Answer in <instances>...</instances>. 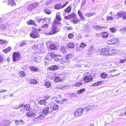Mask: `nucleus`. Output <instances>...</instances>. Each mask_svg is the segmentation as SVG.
Returning a JSON list of instances; mask_svg holds the SVG:
<instances>
[{
	"instance_id": "1",
	"label": "nucleus",
	"mask_w": 126,
	"mask_h": 126,
	"mask_svg": "<svg viewBox=\"0 0 126 126\" xmlns=\"http://www.w3.org/2000/svg\"><path fill=\"white\" fill-rule=\"evenodd\" d=\"M11 27L8 24H5L1 25L0 29L3 30L5 32L4 34L5 36H9L11 33Z\"/></svg>"
},
{
	"instance_id": "2",
	"label": "nucleus",
	"mask_w": 126,
	"mask_h": 126,
	"mask_svg": "<svg viewBox=\"0 0 126 126\" xmlns=\"http://www.w3.org/2000/svg\"><path fill=\"white\" fill-rule=\"evenodd\" d=\"M65 18L67 19H71L74 23H76L79 21V20L76 18L75 14L73 13L67 16H65Z\"/></svg>"
},
{
	"instance_id": "3",
	"label": "nucleus",
	"mask_w": 126,
	"mask_h": 126,
	"mask_svg": "<svg viewBox=\"0 0 126 126\" xmlns=\"http://www.w3.org/2000/svg\"><path fill=\"white\" fill-rule=\"evenodd\" d=\"M50 112V110H49V107L45 108L43 110L42 113L39 115L38 117L42 119L45 117L46 115H48Z\"/></svg>"
},
{
	"instance_id": "4",
	"label": "nucleus",
	"mask_w": 126,
	"mask_h": 126,
	"mask_svg": "<svg viewBox=\"0 0 126 126\" xmlns=\"http://www.w3.org/2000/svg\"><path fill=\"white\" fill-rule=\"evenodd\" d=\"M60 30V29L57 28L56 26H53V28H51L48 32L45 33V34L47 35H52L59 31Z\"/></svg>"
},
{
	"instance_id": "5",
	"label": "nucleus",
	"mask_w": 126,
	"mask_h": 126,
	"mask_svg": "<svg viewBox=\"0 0 126 126\" xmlns=\"http://www.w3.org/2000/svg\"><path fill=\"white\" fill-rule=\"evenodd\" d=\"M84 111L83 109L80 108L76 109L74 112V115L75 117H77L81 116Z\"/></svg>"
},
{
	"instance_id": "6",
	"label": "nucleus",
	"mask_w": 126,
	"mask_h": 126,
	"mask_svg": "<svg viewBox=\"0 0 126 126\" xmlns=\"http://www.w3.org/2000/svg\"><path fill=\"white\" fill-rule=\"evenodd\" d=\"M31 37L33 38H35L39 37V34L38 31L35 29L32 30L30 34Z\"/></svg>"
},
{
	"instance_id": "7",
	"label": "nucleus",
	"mask_w": 126,
	"mask_h": 126,
	"mask_svg": "<svg viewBox=\"0 0 126 126\" xmlns=\"http://www.w3.org/2000/svg\"><path fill=\"white\" fill-rule=\"evenodd\" d=\"M97 108V105L88 106L85 108V110H86L87 111L89 112H92L96 110Z\"/></svg>"
},
{
	"instance_id": "8",
	"label": "nucleus",
	"mask_w": 126,
	"mask_h": 126,
	"mask_svg": "<svg viewBox=\"0 0 126 126\" xmlns=\"http://www.w3.org/2000/svg\"><path fill=\"white\" fill-rule=\"evenodd\" d=\"M110 49L109 48H102L101 49L100 54L104 56L109 55V51Z\"/></svg>"
},
{
	"instance_id": "9",
	"label": "nucleus",
	"mask_w": 126,
	"mask_h": 126,
	"mask_svg": "<svg viewBox=\"0 0 126 126\" xmlns=\"http://www.w3.org/2000/svg\"><path fill=\"white\" fill-rule=\"evenodd\" d=\"M119 42V39L116 38H114L107 41V43L109 45L118 44Z\"/></svg>"
},
{
	"instance_id": "10",
	"label": "nucleus",
	"mask_w": 126,
	"mask_h": 126,
	"mask_svg": "<svg viewBox=\"0 0 126 126\" xmlns=\"http://www.w3.org/2000/svg\"><path fill=\"white\" fill-rule=\"evenodd\" d=\"M116 15L117 17L118 18L122 16L123 19H126V12L123 11L118 12H117Z\"/></svg>"
},
{
	"instance_id": "11",
	"label": "nucleus",
	"mask_w": 126,
	"mask_h": 126,
	"mask_svg": "<svg viewBox=\"0 0 126 126\" xmlns=\"http://www.w3.org/2000/svg\"><path fill=\"white\" fill-rule=\"evenodd\" d=\"M68 2H67L64 3L63 5L60 3L57 4L55 6V8L57 9H59L65 7L68 3Z\"/></svg>"
},
{
	"instance_id": "12",
	"label": "nucleus",
	"mask_w": 126,
	"mask_h": 126,
	"mask_svg": "<svg viewBox=\"0 0 126 126\" xmlns=\"http://www.w3.org/2000/svg\"><path fill=\"white\" fill-rule=\"evenodd\" d=\"M36 114L34 110H32L27 112L26 113V115L28 117H30L36 115Z\"/></svg>"
},
{
	"instance_id": "13",
	"label": "nucleus",
	"mask_w": 126,
	"mask_h": 126,
	"mask_svg": "<svg viewBox=\"0 0 126 126\" xmlns=\"http://www.w3.org/2000/svg\"><path fill=\"white\" fill-rule=\"evenodd\" d=\"M93 79L92 76L90 75H87L84 77V80L85 82L88 83L91 81Z\"/></svg>"
},
{
	"instance_id": "14",
	"label": "nucleus",
	"mask_w": 126,
	"mask_h": 126,
	"mask_svg": "<svg viewBox=\"0 0 126 126\" xmlns=\"http://www.w3.org/2000/svg\"><path fill=\"white\" fill-rule=\"evenodd\" d=\"M59 109V106L55 103H53L52 106H51L50 108V112H52L53 110H58Z\"/></svg>"
},
{
	"instance_id": "15",
	"label": "nucleus",
	"mask_w": 126,
	"mask_h": 126,
	"mask_svg": "<svg viewBox=\"0 0 126 126\" xmlns=\"http://www.w3.org/2000/svg\"><path fill=\"white\" fill-rule=\"evenodd\" d=\"M19 54L17 52H14L13 54V58L14 62L18 60L19 58Z\"/></svg>"
},
{
	"instance_id": "16",
	"label": "nucleus",
	"mask_w": 126,
	"mask_h": 126,
	"mask_svg": "<svg viewBox=\"0 0 126 126\" xmlns=\"http://www.w3.org/2000/svg\"><path fill=\"white\" fill-rule=\"evenodd\" d=\"M119 51L118 50L116 49H113L109 51V55L111 56L114 54H116L119 53Z\"/></svg>"
},
{
	"instance_id": "17",
	"label": "nucleus",
	"mask_w": 126,
	"mask_h": 126,
	"mask_svg": "<svg viewBox=\"0 0 126 126\" xmlns=\"http://www.w3.org/2000/svg\"><path fill=\"white\" fill-rule=\"evenodd\" d=\"M86 46L84 43H81L79 46L77 47V50H82L83 48Z\"/></svg>"
},
{
	"instance_id": "18",
	"label": "nucleus",
	"mask_w": 126,
	"mask_h": 126,
	"mask_svg": "<svg viewBox=\"0 0 126 126\" xmlns=\"http://www.w3.org/2000/svg\"><path fill=\"white\" fill-rule=\"evenodd\" d=\"M46 99L47 100L49 99V97H46L44 100H39L38 101V103L40 105H46L47 104Z\"/></svg>"
},
{
	"instance_id": "19",
	"label": "nucleus",
	"mask_w": 126,
	"mask_h": 126,
	"mask_svg": "<svg viewBox=\"0 0 126 126\" xmlns=\"http://www.w3.org/2000/svg\"><path fill=\"white\" fill-rule=\"evenodd\" d=\"M54 81L56 82H62L63 81L64 79L59 77H56L55 78Z\"/></svg>"
},
{
	"instance_id": "20",
	"label": "nucleus",
	"mask_w": 126,
	"mask_h": 126,
	"mask_svg": "<svg viewBox=\"0 0 126 126\" xmlns=\"http://www.w3.org/2000/svg\"><path fill=\"white\" fill-rule=\"evenodd\" d=\"M70 62V60L68 59H67L66 57H65V58H63L61 60L60 63L61 64H63L66 62L69 63Z\"/></svg>"
},
{
	"instance_id": "21",
	"label": "nucleus",
	"mask_w": 126,
	"mask_h": 126,
	"mask_svg": "<svg viewBox=\"0 0 126 126\" xmlns=\"http://www.w3.org/2000/svg\"><path fill=\"white\" fill-rule=\"evenodd\" d=\"M78 14L81 20L82 21L84 20L85 19V17L83 16V14L81 11L79 10L78 12Z\"/></svg>"
},
{
	"instance_id": "22",
	"label": "nucleus",
	"mask_w": 126,
	"mask_h": 126,
	"mask_svg": "<svg viewBox=\"0 0 126 126\" xmlns=\"http://www.w3.org/2000/svg\"><path fill=\"white\" fill-rule=\"evenodd\" d=\"M94 46H91L89 48L88 50V54H92L94 52Z\"/></svg>"
},
{
	"instance_id": "23",
	"label": "nucleus",
	"mask_w": 126,
	"mask_h": 126,
	"mask_svg": "<svg viewBox=\"0 0 126 126\" xmlns=\"http://www.w3.org/2000/svg\"><path fill=\"white\" fill-rule=\"evenodd\" d=\"M29 42V41H23L20 45L19 46L21 47H23L24 46L28 44Z\"/></svg>"
},
{
	"instance_id": "24",
	"label": "nucleus",
	"mask_w": 126,
	"mask_h": 126,
	"mask_svg": "<svg viewBox=\"0 0 126 126\" xmlns=\"http://www.w3.org/2000/svg\"><path fill=\"white\" fill-rule=\"evenodd\" d=\"M59 66H57L56 65H53L49 67V69L52 70H55L58 69L59 67Z\"/></svg>"
},
{
	"instance_id": "25",
	"label": "nucleus",
	"mask_w": 126,
	"mask_h": 126,
	"mask_svg": "<svg viewBox=\"0 0 126 126\" xmlns=\"http://www.w3.org/2000/svg\"><path fill=\"white\" fill-rule=\"evenodd\" d=\"M8 4L10 6H14L16 5L15 2L14 0H8Z\"/></svg>"
},
{
	"instance_id": "26",
	"label": "nucleus",
	"mask_w": 126,
	"mask_h": 126,
	"mask_svg": "<svg viewBox=\"0 0 126 126\" xmlns=\"http://www.w3.org/2000/svg\"><path fill=\"white\" fill-rule=\"evenodd\" d=\"M40 45L39 43H35L32 47V48L34 50H36L39 47Z\"/></svg>"
},
{
	"instance_id": "27",
	"label": "nucleus",
	"mask_w": 126,
	"mask_h": 126,
	"mask_svg": "<svg viewBox=\"0 0 126 126\" xmlns=\"http://www.w3.org/2000/svg\"><path fill=\"white\" fill-rule=\"evenodd\" d=\"M10 124V122L8 121L4 120L1 122V125L3 126H5Z\"/></svg>"
},
{
	"instance_id": "28",
	"label": "nucleus",
	"mask_w": 126,
	"mask_h": 126,
	"mask_svg": "<svg viewBox=\"0 0 126 126\" xmlns=\"http://www.w3.org/2000/svg\"><path fill=\"white\" fill-rule=\"evenodd\" d=\"M61 15L59 12H57V13L56 18L57 20L61 21L62 20L61 18Z\"/></svg>"
},
{
	"instance_id": "29",
	"label": "nucleus",
	"mask_w": 126,
	"mask_h": 126,
	"mask_svg": "<svg viewBox=\"0 0 126 126\" xmlns=\"http://www.w3.org/2000/svg\"><path fill=\"white\" fill-rule=\"evenodd\" d=\"M31 4L34 9L39 5V3L37 2H34L31 3Z\"/></svg>"
},
{
	"instance_id": "30",
	"label": "nucleus",
	"mask_w": 126,
	"mask_h": 126,
	"mask_svg": "<svg viewBox=\"0 0 126 126\" xmlns=\"http://www.w3.org/2000/svg\"><path fill=\"white\" fill-rule=\"evenodd\" d=\"M27 10L29 11H31L34 9L31 3L29 4L27 6Z\"/></svg>"
},
{
	"instance_id": "31",
	"label": "nucleus",
	"mask_w": 126,
	"mask_h": 126,
	"mask_svg": "<svg viewBox=\"0 0 126 126\" xmlns=\"http://www.w3.org/2000/svg\"><path fill=\"white\" fill-rule=\"evenodd\" d=\"M11 49V47H9L3 50V52L4 53H7L9 52L10 51Z\"/></svg>"
},
{
	"instance_id": "32",
	"label": "nucleus",
	"mask_w": 126,
	"mask_h": 126,
	"mask_svg": "<svg viewBox=\"0 0 126 126\" xmlns=\"http://www.w3.org/2000/svg\"><path fill=\"white\" fill-rule=\"evenodd\" d=\"M30 69L31 71H33L37 72L38 70V69L37 67L33 66H30Z\"/></svg>"
},
{
	"instance_id": "33",
	"label": "nucleus",
	"mask_w": 126,
	"mask_h": 126,
	"mask_svg": "<svg viewBox=\"0 0 126 126\" xmlns=\"http://www.w3.org/2000/svg\"><path fill=\"white\" fill-rule=\"evenodd\" d=\"M45 85L46 87L49 88L51 86V83L49 81H47L45 82Z\"/></svg>"
},
{
	"instance_id": "34",
	"label": "nucleus",
	"mask_w": 126,
	"mask_h": 126,
	"mask_svg": "<svg viewBox=\"0 0 126 126\" xmlns=\"http://www.w3.org/2000/svg\"><path fill=\"white\" fill-rule=\"evenodd\" d=\"M71 7L70 6H68L64 10L65 12L67 13H69L71 12Z\"/></svg>"
},
{
	"instance_id": "35",
	"label": "nucleus",
	"mask_w": 126,
	"mask_h": 126,
	"mask_svg": "<svg viewBox=\"0 0 126 126\" xmlns=\"http://www.w3.org/2000/svg\"><path fill=\"white\" fill-rule=\"evenodd\" d=\"M67 46L70 48H73L74 47V45L72 42H69L67 44Z\"/></svg>"
},
{
	"instance_id": "36",
	"label": "nucleus",
	"mask_w": 126,
	"mask_h": 126,
	"mask_svg": "<svg viewBox=\"0 0 126 126\" xmlns=\"http://www.w3.org/2000/svg\"><path fill=\"white\" fill-rule=\"evenodd\" d=\"M19 76L23 77L26 76V75L24 72L23 71H21L19 72Z\"/></svg>"
},
{
	"instance_id": "37",
	"label": "nucleus",
	"mask_w": 126,
	"mask_h": 126,
	"mask_svg": "<svg viewBox=\"0 0 126 126\" xmlns=\"http://www.w3.org/2000/svg\"><path fill=\"white\" fill-rule=\"evenodd\" d=\"M109 30L112 33H115L117 31V29L114 27L110 28H109Z\"/></svg>"
},
{
	"instance_id": "38",
	"label": "nucleus",
	"mask_w": 126,
	"mask_h": 126,
	"mask_svg": "<svg viewBox=\"0 0 126 126\" xmlns=\"http://www.w3.org/2000/svg\"><path fill=\"white\" fill-rule=\"evenodd\" d=\"M60 49L61 51L64 53L66 52V49L64 46H62L60 47Z\"/></svg>"
},
{
	"instance_id": "39",
	"label": "nucleus",
	"mask_w": 126,
	"mask_h": 126,
	"mask_svg": "<svg viewBox=\"0 0 126 126\" xmlns=\"http://www.w3.org/2000/svg\"><path fill=\"white\" fill-rule=\"evenodd\" d=\"M93 27L95 29H96L97 30H99L100 29H101L102 28V27H101L100 26H98L97 25H94Z\"/></svg>"
},
{
	"instance_id": "40",
	"label": "nucleus",
	"mask_w": 126,
	"mask_h": 126,
	"mask_svg": "<svg viewBox=\"0 0 126 126\" xmlns=\"http://www.w3.org/2000/svg\"><path fill=\"white\" fill-rule=\"evenodd\" d=\"M108 34L106 32H104L102 33L101 36L104 38H106L108 36Z\"/></svg>"
},
{
	"instance_id": "41",
	"label": "nucleus",
	"mask_w": 126,
	"mask_h": 126,
	"mask_svg": "<svg viewBox=\"0 0 126 126\" xmlns=\"http://www.w3.org/2000/svg\"><path fill=\"white\" fill-rule=\"evenodd\" d=\"M44 11L45 13L48 14H50L51 13V11L49 9H45L44 10Z\"/></svg>"
},
{
	"instance_id": "42",
	"label": "nucleus",
	"mask_w": 126,
	"mask_h": 126,
	"mask_svg": "<svg viewBox=\"0 0 126 126\" xmlns=\"http://www.w3.org/2000/svg\"><path fill=\"white\" fill-rule=\"evenodd\" d=\"M84 91L85 89H82L77 91V93L78 94H81L84 92Z\"/></svg>"
},
{
	"instance_id": "43",
	"label": "nucleus",
	"mask_w": 126,
	"mask_h": 126,
	"mask_svg": "<svg viewBox=\"0 0 126 126\" xmlns=\"http://www.w3.org/2000/svg\"><path fill=\"white\" fill-rule=\"evenodd\" d=\"M83 84L80 82H76L75 84H74L73 85L75 86L79 87L82 85Z\"/></svg>"
},
{
	"instance_id": "44",
	"label": "nucleus",
	"mask_w": 126,
	"mask_h": 126,
	"mask_svg": "<svg viewBox=\"0 0 126 126\" xmlns=\"http://www.w3.org/2000/svg\"><path fill=\"white\" fill-rule=\"evenodd\" d=\"M101 77L103 78H105L107 76V75L105 73H102L101 74Z\"/></svg>"
},
{
	"instance_id": "45",
	"label": "nucleus",
	"mask_w": 126,
	"mask_h": 126,
	"mask_svg": "<svg viewBox=\"0 0 126 126\" xmlns=\"http://www.w3.org/2000/svg\"><path fill=\"white\" fill-rule=\"evenodd\" d=\"M31 83L33 84H35L37 83V81L36 79H31L30 81Z\"/></svg>"
},
{
	"instance_id": "46",
	"label": "nucleus",
	"mask_w": 126,
	"mask_h": 126,
	"mask_svg": "<svg viewBox=\"0 0 126 126\" xmlns=\"http://www.w3.org/2000/svg\"><path fill=\"white\" fill-rule=\"evenodd\" d=\"M24 107L27 110H29L30 108V105L29 104L25 105L24 106Z\"/></svg>"
},
{
	"instance_id": "47",
	"label": "nucleus",
	"mask_w": 126,
	"mask_h": 126,
	"mask_svg": "<svg viewBox=\"0 0 126 126\" xmlns=\"http://www.w3.org/2000/svg\"><path fill=\"white\" fill-rule=\"evenodd\" d=\"M95 13H88L85 14V16L89 17L91 16L94 14Z\"/></svg>"
},
{
	"instance_id": "48",
	"label": "nucleus",
	"mask_w": 126,
	"mask_h": 126,
	"mask_svg": "<svg viewBox=\"0 0 126 126\" xmlns=\"http://www.w3.org/2000/svg\"><path fill=\"white\" fill-rule=\"evenodd\" d=\"M50 48L51 49L55 50L56 49V47L54 45L51 44L50 46Z\"/></svg>"
},
{
	"instance_id": "49",
	"label": "nucleus",
	"mask_w": 126,
	"mask_h": 126,
	"mask_svg": "<svg viewBox=\"0 0 126 126\" xmlns=\"http://www.w3.org/2000/svg\"><path fill=\"white\" fill-rule=\"evenodd\" d=\"M7 43L8 42L7 41L0 39V44H7Z\"/></svg>"
},
{
	"instance_id": "50",
	"label": "nucleus",
	"mask_w": 126,
	"mask_h": 126,
	"mask_svg": "<svg viewBox=\"0 0 126 126\" xmlns=\"http://www.w3.org/2000/svg\"><path fill=\"white\" fill-rule=\"evenodd\" d=\"M107 20L108 21H110L111 20H112L113 19L112 16H107L106 17Z\"/></svg>"
},
{
	"instance_id": "51",
	"label": "nucleus",
	"mask_w": 126,
	"mask_h": 126,
	"mask_svg": "<svg viewBox=\"0 0 126 126\" xmlns=\"http://www.w3.org/2000/svg\"><path fill=\"white\" fill-rule=\"evenodd\" d=\"M27 24L29 25H33L35 24L34 21L32 20H31L27 22Z\"/></svg>"
},
{
	"instance_id": "52",
	"label": "nucleus",
	"mask_w": 126,
	"mask_h": 126,
	"mask_svg": "<svg viewBox=\"0 0 126 126\" xmlns=\"http://www.w3.org/2000/svg\"><path fill=\"white\" fill-rule=\"evenodd\" d=\"M58 21V20H54V26H56V25H59L60 24V22Z\"/></svg>"
},
{
	"instance_id": "53",
	"label": "nucleus",
	"mask_w": 126,
	"mask_h": 126,
	"mask_svg": "<svg viewBox=\"0 0 126 126\" xmlns=\"http://www.w3.org/2000/svg\"><path fill=\"white\" fill-rule=\"evenodd\" d=\"M94 52H98L99 50L100 49L97 47H94Z\"/></svg>"
},
{
	"instance_id": "54",
	"label": "nucleus",
	"mask_w": 126,
	"mask_h": 126,
	"mask_svg": "<svg viewBox=\"0 0 126 126\" xmlns=\"http://www.w3.org/2000/svg\"><path fill=\"white\" fill-rule=\"evenodd\" d=\"M72 54L71 53H69L68 54L66 57H66V59H68L69 58H71L72 57Z\"/></svg>"
},
{
	"instance_id": "55",
	"label": "nucleus",
	"mask_w": 126,
	"mask_h": 126,
	"mask_svg": "<svg viewBox=\"0 0 126 126\" xmlns=\"http://www.w3.org/2000/svg\"><path fill=\"white\" fill-rule=\"evenodd\" d=\"M74 37V35L72 33H70L68 34V37L70 39Z\"/></svg>"
},
{
	"instance_id": "56",
	"label": "nucleus",
	"mask_w": 126,
	"mask_h": 126,
	"mask_svg": "<svg viewBox=\"0 0 126 126\" xmlns=\"http://www.w3.org/2000/svg\"><path fill=\"white\" fill-rule=\"evenodd\" d=\"M48 24H45L42 26V27H41V28L42 29L47 28L48 27Z\"/></svg>"
},
{
	"instance_id": "57",
	"label": "nucleus",
	"mask_w": 126,
	"mask_h": 126,
	"mask_svg": "<svg viewBox=\"0 0 126 126\" xmlns=\"http://www.w3.org/2000/svg\"><path fill=\"white\" fill-rule=\"evenodd\" d=\"M58 55L56 54H51L50 55V57L52 58H55V57H57L58 56Z\"/></svg>"
},
{
	"instance_id": "58",
	"label": "nucleus",
	"mask_w": 126,
	"mask_h": 126,
	"mask_svg": "<svg viewBox=\"0 0 126 126\" xmlns=\"http://www.w3.org/2000/svg\"><path fill=\"white\" fill-rule=\"evenodd\" d=\"M57 88L60 89H62L64 88V86L62 84H60L57 86Z\"/></svg>"
},
{
	"instance_id": "59",
	"label": "nucleus",
	"mask_w": 126,
	"mask_h": 126,
	"mask_svg": "<svg viewBox=\"0 0 126 126\" xmlns=\"http://www.w3.org/2000/svg\"><path fill=\"white\" fill-rule=\"evenodd\" d=\"M86 4V2L85 1H83V2L81 3V7L82 8L84 7Z\"/></svg>"
},
{
	"instance_id": "60",
	"label": "nucleus",
	"mask_w": 126,
	"mask_h": 126,
	"mask_svg": "<svg viewBox=\"0 0 126 126\" xmlns=\"http://www.w3.org/2000/svg\"><path fill=\"white\" fill-rule=\"evenodd\" d=\"M24 108H21L20 110V114H22L24 113Z\"/></svg>"
},
{
	"instance_id": "61",
	"label": "nucleus",
	"mask_w": 126,
	"mask_h": 126,
	"mask_svg": "<svg viewBox=\"0 0 126 126\" xmlns=\"http://www.w3.org/2000/svg\"><path fill=\"white\" fill-rule=\"evenodd\" d=\"M3 59L2 57L0 55V63L3 62Z\"/></svg>"
},
{
	"instance_id": "62",
	"label": "nucleus",
	"mask_w": 126,
	"mask_h": 126,
	"mask_svg": "<svg viewBox=\"0 0 126 126\" xmlns=\"http://www.w3.org/2000/svg\"><path fill=\"white\" fill-rule=\"evenodd\" d=\"M122 115H125L126 116V109H125L123 113L122 114Z\"/></svg>"
},
{
	"instance_id": "63",
	"label": "nucleus",
	"mask_w": 126,
	"mask_h": 126,
	"mask_svg": "<svg viewBox=\"0 0 126 126\" xmlns=\"http://www.w3.org/2000/svg\"><path fill=\"white\" fill-rule=\"evenodd\" d=\"M19 108H20V106H19V105H16L14 107V109H18Z\"/></svg>"
},
{
	"instance_id": "64",
	"label": "nucleus",
	"mask_w": 126,
	"mask_h": 126,
	"mask_svg": "<svg viewBox=\"0 0 126 126\" xmlns=\"http://www.w3.org/2000/svg\"><path fill=\"white\" fill-rule=\"evenodd\" d=\"M60 59L59 58H55V61L56 62H58L60 61Z\"/></svg>"
}]
</instances>
